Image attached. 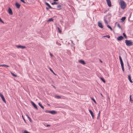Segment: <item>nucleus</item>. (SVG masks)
Instances as JSON below:
<instances>
[{"mask_svg":"<svg viewBox=\"0 0 133 133\" xmlns=\"http://www.w3.org/2000/svg\"><path fill=\"white\" fill-rule=\"evenodd\" d=\"M125 43L128 46H131L132 45V42L130 40H125Z\"/></svg>","mask_w":133,"mask_h":133,"instance_id":"obj_3","label":"nucleus"},{"mask_svg":"<svg viewBox=\"0 0 133 133\" xmlns=\"http://www.w3.org/2000/svg\"><path fill=\"white\" fill-rule=\"evenodd\" d=\"M31 103L33 105V106L37 110L38 109L37 107L36 104L32 101H31Z\"/></svg>","mask_w":133,"mask_h":133,"instance_id":"obj_11","label":"nucleus"},{"mask_svg":"<svg viewBox=\"0 0 133 133\" xmlns=\"http://www.w3.org/2000/svg\"><path fill=\"white\" fill-rule=\"evenodd\" d=\"M52 86L55 89L56 88L55 86L53 85H52Z\"/></svg>","mask_w":133,"mask_h":133,"instance_id":"obj_43","label":"nucleus"},{"mask_svg":"<svg viewBox=\"0 0 133 133\" xmlns=\"http://www.w3.org/2000/svg\"><path fill=\"white\" fill-rule=\"evenodd\" d=\"M58 44V45H59V44Z\"/></svg>","mask_w":133,"mask_h":133,"instance_id":"obj_60","label":"nucleus"},{"mask_svg":"<svg viewBox=\"0 0 133 133\" xmlns=\"http://www.w3.org/2000/svg\"><path fill=\"white\" fill-rule=\"evenodd\" d=\"M50 55L51 57L53 56V55L51 53H50Z\"/></svg>","mask_w":133,"mask_h":133,"instance_id":"obj_40","label":"nucleus"},{"mask_svg":"<svg viewBox=\"0 0 133 133\" xmlns=\"http://www.w3.org/2000/svg\"><path fill=\"white\" fill-rule=\"evenodd\" d=\"M6 133H7V132H6Z\"/></svg>","mask_w":133,"mask_h":133,"instance_id":"obj_61","label":"nucleus"},{"mask_svg":"<svg viewBox=\"0 0 133 133\" xmlns=\"http://www.w3.org/2000/svg\"><path fill=\"white\" fill-rule=\"evenodd\" d=\"M99 61L101 63H102V61L101 60V59H99Z\"/></svg>","mask_w":133,"mask_h":133,"instance_id":"obj_45","label":"nucleus"},{"mask_svg":"<svg viewBox=\"0 0 133 133\" xmlns=\"http://www.w3.org/2000/svg\"><path fill=\"white\" fill-rule=\"evenodd\" d=\"M119 57L121 65L122 67V71L123 72H124V64L123 62V60H122L121 57L120 56H119Z\"/></svg>","mask_w":133,"mask_h":133,"instance_id":"obj_2","label":"nucleus"},{"mask_svg":"<svg viewBox=\"0 0 133 133\" xmlns=\"http://www.w3.org/2000/svg\"><path fill=\"white\" fill-rule=\"evenodd\" d=\"M100 94L101 95V96H102V97H103V96L102 94L101 93Z\"/></svg>","mask_w":133,"mask_h":133,"instance_id":"obj_50","label":"nucleus"},{"mask_svg":"<svg viewBox=\"0 0 133 133\" xmlns=\"http://www.w3.org/2000/svg\"><path fill=\"white\" fill-rule=\"evenodd\" d=\"M26 116L27 117H28V115L26 114Z\"/></svg>","mask_w":133,"mask_h":133,"instance_id":"obj_53","label":"nucleus"},{"mask_svg":"<svg viewBox=\"0 0 133 133\" xmlns=\"http://www.w3.org/2000/svg\"><path fill=\"white\" fill-rule=\"evenodd\" d=\"M58 44V45H59V44Z\"/></svg>","mask_w":133,"mask_h":133,"instance_id":"obj_58","label":"nucleus"},{"mask_svg":"<svg viewBox=\"0 0 133 133\" xmlns=\"http://www.w3.org/2000/svg\"><path fill=\"white\" fill-rule=\"evenodd\" d=\"M78 62L82 64H83V60H79Z\"/></svg>","mask_w":133,"mask_h":133,"instance_id":"obj_27","label":"nucleus"},{"mask_svg":"<svg viewBox=\"0 0 133 133\" xmlns=\"http://www.w3.org/2000/svg\"><path fill=\"white\" fill-rule=\"evenodd\" d=\"M58 4V3L56 2L55 1H54L53 3H51V4L52 5H54L55 4Z\"/></svg>","mask_w":133,"mask_h":133,"instance_id":"obj_26","label":"nucleus"},{"mask_svg":"<svg viewBox=\"0 0 133 133\" xmlns=\"http://www.w3.org/2000/svg\"><path fill=\"white\" fill-rule=\"evenodd\" d=\"M127 59V63L128 66V69L129 70H130L131 67H130V65L129 64V62H128V61L127 59Z\"/></svg>","mask_w":133,"mask_h":133,"instance_id":"obj_16","label":"nucleus"},{"mask_svg":"<svg viewBox=\"0 0 133 133\" xmlns=\"http://www.w3.org/2000/svg\"><path fill=\"white\" fill-rule=\"evenodd\" d=\"M54 1H58V0H53Z\"/></svg>","mask_w":133,"mask_h":133,"instance_id":"obj_44","label":"nucleus"},{"mask_svg":"<svg viewBox=\"0 0 133 133\" xmlns=\"http://www.w3.org/2000/svg\"><path fill=\"white\" fill-rule=\"evenodd\" d=\"M117 26L118 27H119L120 29H122V27L120 26L119 24V23H118L117 24Z\"/></svg>","mask_w":133,"mask_h":133,"instance_id":"obj_30","label":"nucleus"},{"mask_svg":"<svg viewBox=\"0 0 133 133\" xmlns=\"http://www.w3.org/2000/svg\"><path fill=\"white\" fill-rule=\"evenodd\" d=\"M61 5L60 4H59L57 6V8H54L53 9L59 10L61 9Z\"/></svg>","mask_w":133,"mask_h":133,"instance_id":"obj_10","label":"nucleus"},{"mask_svg":"<svg viewBox=\"0 0 133 133\" xmlns=\"http://www.w3.org/2000/svg\"><path fill=\"white\" fill-rule=\"evenodd\" d=\"M100 114V111H99V113L98 115V116L97 117V119H98V117L99 116V115Z\"/></svg>","mask_w":133,"mask_h":133,"instance_id":"obj_37","label":"nucleus"},{"mask_svg":"<svg viewBox=\"0 0 133 133\" xmlns=\"http://www.w3.org/2000/svg\"><path fill=\"white\" fill-rule=\"evenodd\" d=\"M55 113H56V111H50V113L51 114H54Z\"/></svg>","mask_w":133,"mask_h":133,"instance_id":"obj_23","label":"nucleus"},{"mask_svg":"<svg viewBox=\"0 0 133 133\" xmlns=\"http://www.w3.org/2000/svg\"><path fill=\"white\" fill-rule=\"evenodd\" d=\"M45 4L49 8L51 9H53L54 8H52L51 7V6L48 3L46 2L45 3Z\"/></svg>","mask_w":133,"mask_h":133,"instance_id":"obj_14","label":"nucleus"},{"mask_svg":"<svg viewBox=\"0 0 133 133\" xmlns=\"http://www.w3.org/2000/svg\"><path fill=\"white\" fill-rule=\"evenodd\" d=\"M85 64V63L84 62V65Z\"/></svg>","mask_w":133,"mask_h":133,"instance_id":"obj_51","label":"nucleus"},{"mask_svg":"<svg viewBox=\"0 0 133 133\" xmlns=\"http://www.w3.org/2000/svg\"><path fill=\"white\" fill-rule=\"evenodd\" d=\"M58 44V45H59V44Z\"/></svg>","mask_w":133,"mask_h":133,"instance_id":"obj_59","label":"nucleus"},{"mask_svg":"<svg viewBox=\"0 0 133 133\" xmlns=\"http://www.w3.org/2000/svg\"><path fill=\"white\" fill-rule=\"evenodd\" d=\"M15 5L17 8L18 9L19 8L20 6V4L18 3H16Z\"/></svg>","mask_w":133,"mask_h":133,"instance_id":"obj_15","label":"nucleus"},{"mask_svg":"<svg viewBox=\"0 0 133 133\" xmlns=\"http://www.w3.org/2000/svg\"><path fill=\"white\" fill-rule=\"evenodd\" d=\"M98 25L99 27L101 28H103V26L102 23L101 22H98Z\"/></svg>","mask_w":133,"mask_h":133,"instance_id":"obj_8","label":"nucleus"},{"mask_svg":"<svg viewBox=\"0 0 133 133\" xmlns=\"http://www.w3.org/2000/svg\"><path fill=\"white\" fill-rule=\"evenodd\" d=\"M0 96L1 97L3 101L5 103H6V101L5 99L2 94L0 93Z\"/></svg>","mask_w":133,"mask_h":133,"instance_id":"obj_7","label":"nucleus"},{"mask_svg":"<svg viewBox=\"0 0 133 133\" xmlns=\"http://www.w3.org/2000/svg\"><path fill=\"white\" fill-rule=\"evenodd\" d=\"M124 39V37L122 36H119L117 38V40L118 41H121Z\"/></svg>","mask_w":133,"mask_h":133,"instance_id":"obj_6","label":"nucleus"},{"mask_svg":"<svg viewBox=\"0 0 133 133\" xmlns=\"http://www.w3.org/2000/svg\"><path fill=\"white\" fill-rule=\"evenodd\" d=\"M123 37H124L125 39H127V37L126 36V34L124 33H123Z\"/></svg>","mask_w":133,"mask_h":133,"instance_id":"obj_21","label":"nucleus"},{"mask_svg":"<svg viewBox=\"0 0 133 133\" xmlns=\"http://www.w3.org/2000/svg\"><path fill=\"white\" fill-rule=\"evenodd\" d=\"M53 19L52 18H51L48 19V22H49L52 21H53Z\"/></svg>","mask_w":133,"mask_h":133,"instance_id":"obj_28","label":"nucleus"},{"mask_svg":"<svg viewBox=\"0 0 133 133\" xmlns=\"http://www.w3.org/2000/svg\"><path fill=\"white\" fill-rule=\"evenodd\" d=\"M23 133H30L26 130H24V131Z\"/></svg>","mask_w":133,"mask_h":133,"instance_id":"obj_34","label":"nucleus"},{"mask_svg":"<svg viewBox=\"0 0 133 133\" xmlns=\"http://www.w3.org/2000/svg\"><path fill=\"white\" fill-rule=\"evenodd\" d=\"M128 78L129 80V81L131 83H132L133 81H132L131 79V76L130 75H128Z\"/></svg>","mask_w":133,"mask_h":133,"instance_id":"obj_12","label":"nucleus"},{"mask_svg":"<svg viewBox=\"0 0 133 133\" xmlns=\"http://www.w3.org/2000/svg\"><path fill=\"white\" fill-rule=\"evenodd\" d=\"M28 118L29 119V118H30L29 116H28Z\"/></svg>","mask_w":133,"mask_h":133,"instance_id":"obj_49","label":"nucleus"},{"mask_svg":"<svg viewBox=\"0 0 133 133\" xmlns=\"http://www.w3.org/2000/svg\"><path fill=\"white\" fill-rule=\"evenodd\" d=\"M117 23V22H116V23H115V24H116Z\"/></svg>","mask_w":133,"mask_h":133,"instance_id":"obj_55","label":"nucleus"},{"mask_svg":"<svg viewBox=\"0 0 133 133\" xmlns=\"http://www.w3.org/2000/svg\"><path fill=\"white\" fill-rule=\"evenodd\" d=\"M104 21H105V23L106 24H107V25H108V23L107 21V20H106L105 19H104Z\"/></svg>","mask_w":133,"mask_h":133,"instance_id":"obj_33","label":"nucleus"},{"mask_svg":"<svg viewBox=\"0 0 133 133\" xmlns=\"http://www.w3.org/2000/svg\"><path fill=\"white\" fill-rule=\"evenodd\" d=\"M107 10H106V11H105L104 13H105L107 12Z\"/></svg>","mask_w":133,"mask_h":133,"instance_id":"obj_52","label":"nucleus"},{"mask_svg":"<svg viewBox=\"0 0 133 133\" xmlns=\"http://www.w3.org/2000/svg\"><path fill=\"white\" fill-rule=\"evenodd\" d=\"M39 105L43 109H44V107L42 105L41 103H38Z\"/></svg>","mask_w":133,"mask_h":133,"instance_id":"obj_20","label":"nucleus"},{"mask_svg":"<svg viewBox=\"0 0 133 133\" xmlns=\"http://www.w3.org/2000/svg\"><path fill=\"white\" fill-rule=\"evenodd\" d=\"M107 26L108 28H109V29H110L112 31V28L108 24L107 25Z\"/></svg>","mask_w":133,"mask_h":133,"instance_id":"obj_22","label":"nucleus"},{"mask_svg":"<svg viewBox=\"0 0 133 133\" xmlns=\"http://www.w3.org/2000/svg\"><path fill=\"white\" fill-rule=\"evenodd\" d=\"M46 9L47 10H48L49 9V8L48 7H46Z\"/></svg>","mask_w":133,"mask_h":133,"instance_id":"obj_46","label":"nucleus"},{"mask_svg":"<svg viewBox=\"0 0 133 133\" xmlns=\"http://www.w3.org/2000/svg\"><path fill=\"white\" fill-rule=\"evenodd\" d=\"M20 1H21L22 2H23V3H25L24 0H21Z\"/></svg>","mask_w":133,"mask_h":133,"instance_id":"obj_39","label":"nucleus"},{"mask_svg":"<svg viewBox=\"0 0 133 133\" xmlns=\"http://www.w3.org/2000/svg\"><path fill=\"white\" fill-rule=\"evenodd\" d=\"M103 37H106L108 38H110V36L109 35H106L103 36Z\"/></svg>","mask_w":133,"mask_h":133,"instance_id":"obj_25","label":"nucleus"},{"mask_svg":"<svg viewBox=\"0 0 133 133\" xmlns=\"http://www.w3.org/2000/svg\"><path fill=\"white\" fill-rule=\"evenodd\" d=\"M91 100L93 101V102L97 104V103L96 101L95 100V99L93 97H91Z\"/></svg>","mask_w":133,"mask_h":133,"instance_id":"obj_24","label":"nucleus"},{"mask_svg":"<svg viewBox=\"0 0 133 133\" xmlns=\"http://www.w3.org/2000/svg\"><path fill=\"white\" fill-rule=\"evenodd\" d=\"M130 101L132 103H133V100L131 98H130Z\"/></svg>","mask_w":133,"mask_h":133,"instance_id":"obj_35","label":"nucleus"},{"mask_svg":"<svg viewBox=\"0 0 133 133\" xmlns=\"http://www.w3.org/2000/svg\"><path fill=\"white\" fill-rule=\"evenodd\" d=\"M11 74H12V75L14 76V77H17V75H16L15 74H14V73H13L11 72Z\"/></svg>","mask_w":133,"mask_h":133,"instance_id":"obj_29","label":"nucleus"},{"mask_svg":"<svg viewBox=\"0 0 133 133\" xmlns=\"http://www.w3.org/2000/svg\"><path fill=\"white\" fill-rule=\"evenodd\" d=\"M119 4L121 6V8L122 9H124L126 6L125 2L122 0H121Z\"/></svg>","mask_w":133,"mask_h":133,"instance_id":"obj_1","label":"nucleus"},{"mask_svg":"<svg viewBox=\"0 0 133 133\" xmlns=\"http://www.w3.org/2000/svg\"><path fill=\"white\" fill-rule=\"evenodd\" d=\"M131 98V95H130V98Z\"/></svg>","mask_w":133,"mask_h":133,"instance_id":"obj_48","label":"nucleus"},{"mask_svg":"<svg viewBox=\"0 0 133 133\" xmlns=\"http://www.w3.org/2000/svg\"><path fill=\"white\" fill-rule=\"evenodd\" d=\"M89 111L90 114H91L93 119H94V116L93 112L90 109L89 110Z\"/></svg>","mask_w":133,"mask_h":133,"instance_id":"obj_9","label":"nucleus"},{"mask_svg":"<svg viewBox=\"0 0 133 133\" xmlns=\"http://www.w3.org/2000/svg\"><path fill=\"white\" fill-rule=\"evenodd\" d=\"M26 116L27 117H28V115L26 114Z\"/></svg>","mask_w":133,"mask_h":133,"instance_id":"obj_54","label":"nucleus"},{"mask_svg":"<svg viewBox=\"0 0 133 133\" xmlns=\"http://www.w3.org/2000/svg\"><path fill=\"white\" fill-rule=\"evenodd\" d=\"M57 29L58 30L59 32L60 33H61V32L62 31L58 27Z\"/></svg>","mask_w":133,"mask_h":133,"instance_id":"obj_31","label":"nucleus"},{"mask_svg":"<svg viewBox=\"0 0 133 133\" xmlns=\"http://www.w3.org/2000/svg\"><path fill=\"white\" fill-rule=\"evenodd\" d=\"M56 96L58 98H59L61 97L59 96Z\"/></svg>","mask_w":133,"mask_h":133,"instance_id":"obj_41","label":"nucleus"},{"mask_svg":"<svg viewBox=\"0 0 133 133\" xmlns=\"http://www.w3.org/2000/svg\"><path fill=\"white\" fill-rule=\"evenodd\" d=\"M109 15V14L108 15H107V16H108V15Z\"/></svg>","mask_w":133,"mask_h":133,"instance_id":"obj_56","label":"nucleus"},{"mask_svg":"<svg viewBox=\"0 0 133 133\" xmlns=\"http://www.w3.org/2000/svg\"><path fill=\"white\" fill-rule=\"evenodd\" d=\"M22 118H23L24 121H25V119H24V116L23 115L22 116Z\"/></svg>","mask_w":133,"mask_h":133,"instance_id":"obj_38","label":"nucleus"},{"mask_svg":"<svg viewBox=\"0 0 133 133\" xmlns=\"http://www.w3.org/2000/svg\"><path fill=\"white\" fill-rule=\"evenodd\" d=\"M0 66H5V67H9V66L8 65H5L4 64H2V65H0Z\"/></svg>","mask_w":133,"mask_h":133,"instance_id":"obj_19","label":"nucleus"},{"mask_svg":"<svg viewBox=\"0 0 133 133\" xmlns=\"http://www.w3.org/2000/svg\"><path fill=\"white\" fill-rule=\"evenodd\" d=\"M100 79H101V80L104 83H105V81L103 77H100Z\"/></svg>","mask_w":133,"mask_h":133,"instance_id":"obj_18","label":"nucleus"},{"mask_svg":"<svg viewBox=\"0 0 133 133\" xmlns=\"http://www.w3.org/2000/svg\"><path fill=\"white\" fill-rule=\"evenodd\" d=\"M126 19V17H122L121 19V20L122 22H124Z\"/></svg>","mask_w":133,"mask_h":133,"instance_id":"obj_17","label":"nucleus"},{"mask_svg":"<svg viewBox=\"0 0 133 133\" xmlns=\"http://www.w3.org/2000/svg\"><path fill=\"white\" fill-rule=\"evenodd\" d=\"M71 42L72 43V41H71Z\"/></svg>","mask_w":133,"mask_h":133,"instance_id":"obj_57","label":"nucleus"},{"mask_svg":"<svg viewBox=\"0 0 133 133\" xmlns=\"http://www.w3.org/2000/svg\"><path fill=\"white\" fill-rule=\"evenodd\" d=\"M8 12L9 14L10 15H12L13 14V13L12 10L10 8H9L8 9Z\"/></svg>","mask_w":133,"mask_h":133,"instance_id":"obj_13","label":"nucleus"},{"mask_svg":"<svg viewBox=\"0 0 133 133\" xmlns=\"http://www.w3.org/2000/svg\"><path fill=\"white\" fill-rule=\"evenodd\" d=\"M50 111H49L48 110H46L45 111V112L47 113H50Z\"/></svg>","mask_w":133,"mask_h":133,"instance_id":"obj_36","label":"nucleus"},{"mask_svg":"<svg viewBox=\"0 0 133 133\" xmlns=\"http://www.w3.org/2000/svg\"><path fill=\"white\" fill-rule=\"evenodd\" d=\"M50 70L53 73V74L54 75H56V74L51 69V68H50Z\"/></svg>","mask_w":133,"mask_h":133,"instance_id":"obj_32","label":"nucleus"},{"mask_svg":"<svg viewBox=\"0 0 133 133\" xmlns=\"http://www.w3.org/2000/svg\"><path fill=\"white\" fill-rule=\"evenodd\" d=\"M29 121L30 122H31L32 121V119L30 118H29Z\"/></svg>","mask_w":133,"mask_h":133,"instance_id":"obj_42","label":"nucleus"},{"mask_svg":"<svg viewBox=\"0 0 133 133\" xmlns=\"http://www.w3.org/2000/svg\"><path fill=\"white\" fill-rule=\"evenodd\" d=\"M108 6L109 7L111 6V4L110 0H106Z\"/></svg>","mask_w":133,"mask_h":133,"instance_id":"obj_5","label":"nucleus"},{"mask_svg":"<svg viewBox=\"0 0 133 133\" xmlns=\"http://www.w3.org/2000/svg\"><path fill=\"white\" fill-rule=\"evenodd\" d=\"M16 47L18 48H21L22 49H25L26 48V47L25 46H22L20 45H16Z\"/></svg>","mask_w":133,"mask_h":133,"instance_id":"obj_4","label":"nucleus"},{"mask_svg":"<svg viewBox=\"0 0 133 133\" xmlns=\"http://www.w3.org/2000/svg\"><path fill=\"white\" fill-rule=\"evenodd\" d=\"M46 126H47V127H49V126H50V125H46Z\"/></svg>","mask_w":133,"mask_h":133,"instance_id":"obj_47","label":"nucleus"}]
</instances>
